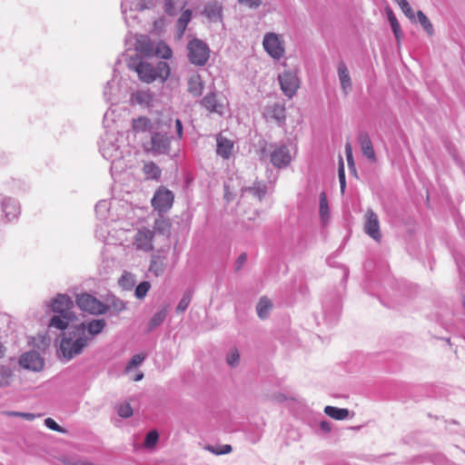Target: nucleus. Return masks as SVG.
Masks as SVG:
<instances>
[{"mask_svg": "<svg viewBox=\"0 0 465 465\" xmlns=\"http://www.w3.org/2000/svg\"><path fill=\"white\" fill-rule=\"evenodd\" d=\"M89 341L90 338L85 331V324L81 323L75 326L67 336L61 340L60 351L63 357L67 361L73 359L83 351Z\"/></svg>", "mask_w": 465, "mask_h": 465, "instance_id": "1", "label": "nucleus"}, {"mask_svg": "<svg viewBox=\"0 0 465 465\" xmlns=\"http://www.w3.org/2000/svg\"><path fill=\"white\" fill-rule=\"evenodd\" d=\"M130 68L136 72L139 79L145 84H152L154 81L164 83L171 74V69L168 63L160 61L153 65L151 63L140 61L135 65H130Z\"/></svg>", "mask_w": 465, "mask_h": 465, "instance_id": "2", "label": "nucleus"}, {"mask_svg": "<svg viewBox=\"0 0 465 465\" xmlns=\"http://www.w3.org/2000/svg\"><path fill=\"white\" fill-rule=\"evenodd\" d=\"M188 57L192 64L195 65H204L210 57V49L208 45L199 39H193L189 42Z\"/></svg>", "mask_w": 465, "mask_h": 465, "instance_id": "3", "label": "nucleus"}, {"mask_svg": "<svg viewBox=\"0 0 465 465\" xmlns=\"http://www.w3.org/2000/svg\"><path fill=\"white\" fill-rule=\"evenodd\" d=\"M76 303L82 311L94 315L104 314L107 310L106 305L88 293H82L78 295L76 298Z\"/></svg>", "mask_w": 465, "mask_h": 465, "instance_id": "4", "label": "nucleus"}, {"mask_svg": "<svg viewBox=\"0 0 465 465\" xmlns=\"http://www.w3.org/2000/svg\"><path fill=\"white\" fill-rule=\"evenodd\" d=\"M266 194V186L261 182H255L252 186L242 190L239 204L258 203Z\"/></svg>", "mask_w": 465, "mask_h": 465, "instance_id": "5", "label": "nucleus"}, {"mask_svg": "<svg viewBox=\"0 0 465 465\" xmlns=\"http://www.w3.org/2000/svg\"><path fill=\"white\" fill-rule=\"evenodd\" d=\"M265 51L274 59L284 55L285 48L281 36L275 33H267L262 41Z\"/></svg>", "mask_w": 465, "mask_h": 465, "instance_id": "6", "label": "nucleus"}, {"mask_svg": "<svg viewBox=\"0 0 465 465\" xmlns=\"http://www.w3.org/2000/svg\"><path fill=\"white\" fill-rule=\"evenodd\" d=\"M174 200L173 193L165 187H160L152 199V206L158 213H166L173 206Z\"/></svg>", "mask_w": 465, "mask_h": 465, "instance_id": "7", "label": "nucleus"}, {"mask_svg": "<svg viewBox=\"0 0 465 465\" xmlns=\"http://www.w3.org/2000/svg\"><path fill=\"white\" fill-rule=\"evenodd\" d=\"M279 84L282 93L289 98H292L300 86V80L297 74L291 70H286L278 76Z\"/></svg>", "mask_w": 465, "mask_h": 465, "instance_id": "8", "label": "nucleus"}, {"mask_svg": "<svg viewBox=\"0 0 465 465\" xmlns=\"http://www.w3.org/2000/svg\"><path fill=\"white\" fill-rule=\"evenodd\" d=\"M153 239L154 231L143 227L136 232L133 244L136 250L149 252L153 250Z\"/></svg>", "mask_w": 465, "mask_h": 465, "instance_id": "9", "label": "nucleus"}, {"mask_svg": "<svg viewBox=\"0 0 465 465\" xmlns=\"http://www.w3.org/2000/svg\"><path fill=\"white\" fill-rule=\"evenodd\" d=\"M364 232L376 242H381L380 222L378 215L371 209L367 210L365 213Z\"/></svg>", "mask_w": 465, "mask_h": 465, "instance_id": "10", "label": "nucleus"}, {"mask_svg": "<svg viewBox=\"0 0 465 465\" xmlns=\"http://www.w3.org/2000/svg\"><path fill=\"white\" fill-rule=\"evenodd\" d=\"M19 363L23 368L34 371H42L45 365L44 359L35 351L24 353L20 357Z\"/></svg>", "mask_w": 465, "mask_h": 465, "instance_id": "11", "label": "nucleus"}, {"mask_svg": "<svg viewBox=\"0 0 465 465\" xmlns=\"http://www.w3.org/2000/svg\"><path fill=\"white\" fill-rule=\"evenodd\" d=\"M170 147V139L165 134L154 133L151 137V147L146 149L154 154L166 153Z\"/></svg>", "mask_w": 465, "mask_h": 465, "instance_id": "12", "label": "nucleus"}, {"mask_svg": "<svg viewBox=\"0 0 465 465\" xmlns=\"http://www.w3.org/2000/svg\"><path fill=\"white\" fill-rule=\"evenodd\" d=\"M51 308L52 312L55 314L74 315L72 312L73 302L65 294L57 295V297L54 299Z\"/></svg>", "mask_w": 465, "mask_h": 465, "instance_id": "13", "label": "nucleus"}, {"mask_svg": "<svg viewBox=\"0 0 465 465\" xmlns=\"http://www.w3.org/2000/svg\"><path fill=\"white\" fill-rule=\"evenodd\" d=\"M292 161L291 153L288 148L281 145L273 150L271 153V162L276 168L287 166Z\"/></svg>", "mask_w": 465, "mask_h": 465, "instance_id": "14", "label": "nucleus"}, {"mask_svg": "<svg viewBox=\"0 0 465 465\" xmlns=\"http://www.w3.org/2000/svg\"><path fill=\"white\" fill-rule=\"evenodd\" d=\"M155 45L148 36L141 35L135 43V50L144 57L154 56Z\"/></svg>", "mask_w": 465, "mask_h": 465, "instance_id": "15", "label": "nucleus"}, {"mask_svg": "<svg viewBox=\"0 0 465 465\" xmlns=\"http://www.w3.org/2000/svg\"><path fill=\"white\" fill-rule=\"evenodd\" d=\"M216 153L223 159H229L233 152V142L219 134L216 138Z\"/></svg>", "mask_w": 465, "mask_h": 465, "instance_id": "16", "label": "nucleus"}, {"mask_svg": "<svg viewBox=\"0 0 465 465\" xmlns=\"http://www.w3.org/2000/svg\"><path fill=\"white\" fill-rule=\"evenodd\" d=\"M337 71L341 89L344 94H348L351 90L352 82L345 63L340 62L337 65Z\"/></svg>", "mask_w": 465, "mask_h": 465, "instance_id": "17", "label": "nucleus"}, {"mask_svg": "<svg viewBox=\"0 0 465 465\" xmlns=\"http://www.w3.org/2000/svg\"><path fill=\"white\" fill-rule=\"evenodd\" d=\"M359 143L361 145L362 153L370 160L375 161V152L372 146L371 140L368 134L361 133L358 135Z\"/></svg>", "mask_w": 465, "mask_h": 465, "instance_id": "18", "label": "nucleus"}, {"mask_svg": "<svg viewBox=\"0 0 465 465\" xmlns=\"http://www.w3.org/2000/svg\"><path fill=\"white\" fill-rule=\"evenodd\" d=\"M202 104L211 113H217L219 114H223V104L218 102L216 95L213 93L207 94L203 97Z\"/></svg>", "mask_w": 465, "mask_h": 465, "instance_id": "19", "label": "nucleus"}, {"mask_svg": "<svg viewBox=\"0 0 465 465\" xmlns=\"http://www.w3.org/2000/svg\"><path fill=\"white\" fill-rule=\"evenodd\" d=\"M74 319V315L54 314L49 322V327L63 331L68 327Z\"/></svg>", "mask_w": 465, "mask_h": 465, "instance_id": "20", "label": "nucleus"}, {"mask_svg": "<svg viewBox=\"0 0 465 465\" xmlns=\"http://www.w3.org/2000/svg\"><path fill=\"white\" fill-rule=\"evenodd\" d=\"M152 128V121L146 116H140L132 122V130L134 134L150 132Z\"/></svg>", "mask_w": 465, "mask_h": 465, "instance_id": "21", "label": "nucleus"}, {"mask_svg": "<svg viewBox=\"0 0 465 465\" xmlns=\"http://www.w3.org/2000/svg\"><path fill=\"white\" fill-rule=\"evenodd\" d=\"M188 91L193 96H200L203 91V82L200 74H193L188 81Z\"/></svg>", "mask_w": 465, "mask_h": 465, "instance_id": "22", "label": "nucleus"}, {"mask_svg": "<svg viewBox=\"0 0 465 465\" xmlns=\"http://www.w3.org/2000/svg\"><path fill=\"white\" fill-rule=\"evenodd\" d=\"M106 322L104 319L92 320L85 325V331L91 339L93 336L99 334L105 327Z\"/></svg>", "mask_w": 465, "mask_h": 465, "instance_id": "23", "label": "nucleus"}, {"mask_svg": "<svg viewBox=\"0 0 465 465\" xmlns=\"http://www.w3.org/2000/svg\"><path fill=\"white\" fill-rule=\"evenodd\" d=\"M165 267L164 259L163 257L160 255L152 256L149 267V271L152 273H153L155 276H159L163 273Z\"/></svg>", "mask_w": 465, "mask_h": 465, "instance_id": "24", "label": "nucleus"}, {"mask_svg": "<svg viewBox=\"0 0 465 465\" xmlns=\"http://www.w3.org/2000/svg\"><path fill=\"white\" fill-rule=\"evenodd\" d=\"M387 15H388V20L391 24V29L393 31V34L395 35V38L397 40V43L400 45L401 42V38H402V31L401 28L400 23L398 22V20L391 9H387Z\"/></svg>", "mask_w": 465, "mask_h": 465, "instance_id": "25", "label": "nucleus"}, {"mask_svg": "<svg viewBox=\"0 0 465 465\" xmlns=\"http://www.w3.org/2000/svg\"><path fill=\"white\" fill-rule=\"evenodd\" d=\"M143 171L148 180L158 181L161 177V169L153 162L145 163L143 164Z\"/></svg>", "mask_w": 465, "mask_h": 465, "instance_id": "26", "label": "nucleus"}, {"mask_svg": "<svg viewBox=\"0 0 465 465\" xmlns=\"http://www.w3.org/2000/svg\"><path fill=\"white\" fill-rule=\"evenodd\" d=\"M324 412L329 417L337 420H344L349 416V411L347 409H340L333 406H326Z\"/></svg>", "mask_w": 465, "mask_h": 465, "instance_id": "27", "label": "nucleus"}, {"mask_svg": "<svg viewBox=\"0 0 465 465\" xmlns=\"http://www.w3.org/2000/svg\"><path fill=\"white\" fill-rule=\"evenodd\" d=\"M154 56L168 60V59L172 58L173 51H172L171 47L166 43H164L163 41H159L155 45Z\"/></svg>", "mask_w": 465, "mask_h": 465, "instance_id": "28", "label": "nucleus"}, {"mask_svg": "<svg viewBox=\"0 0 465 465\" xmlns=\"http://www.w3.org/2000/svg\"><path fill=\"white\" fill-rule=\"evenodd\" d=\"M272 308V303L267 297H262L257 304V314L261 319L268 316L270 310Z\"/></svg>", "mask_w": 465, "mask_h": 465, "instance_id": "29", "label": "nucleus"}, {"mask_svg": "<svg viewBox=\"0 0 465 465\" xmlns=\"http://www.w3.org/2000/svg\"><path fill=\"white\" fill-rule=\"evenodd\" d=\"M135 283V279L134 274L128 272H124L118 281V284L124 290H131Z\"/></svg>", "mask_w": 465, "mask_h": 465, "instance_id": "30", "label": "nucleus"}, {"mask_svg": "<svg viewBox=\"0 0 465 465\" xmlns=\"http://www.w3.org/2000/svg\"><path fill=\"white\" fill-rule=\"evenodd\" d=\"M320 215L322 221L327 220L330 215L329 204L325 192H322L320 193Z\"/></svg>", "mask_w": 465, "mask_h": 465, "instance_id": "31", "label": "nucleus"}, {"mask_svg": "<svg viewBox=\"0 0 465 465\" xmlns=\"http://www.w3.org/2000/svg\"><path fill=\"white\" fill-rule=\"evenodd\" d=\"M417 18L420 24L422 25L424 30L429 35H432L434 33L433 25L422 11L417 12Z\"/></svg>", "mask_w": 465, "mask_h": 465, "instance_id": "32", "label": "nucleus"}, {"mask_svg": "<svg viewBox=\"0 0 465 465\" xmlns=\"http://www.w3.org/2000/svg\"><path fill=\"white\" fill-rule=\"evenodd\" d=\"M12 378V371L5 366H0V387L9 386L11 384Z\"/></svg>", "mask_w": 465, "mask_h": 465, "instance_id": "33", "label": "nucleus"}, {"mask_svg": "<svg viewBox=\"0 0 465 465\" xmlns=\"http://www.w3.org/2000/svg\"><path fill=\"white\" fill-rule=\"evenodd\" d=\"M204 12L209 18L219 17L222 13V6L217 3L209 4L206 5Z\"/></svg>", "mask_w": 465, "mask_h": 465, "instance_id": "34", "label": "nucleus"}, {"mask_svg": "<svg viewBox=\"0 0 465 465\" xmlns=\"http://www.w3.org/2000/svg\"><path fill=\"white\" fill-rule=\"evenodd\" d=\"M151 288V284L149 282H140L136 288H135V292H134V294H135V297L137 299H143L146 295H147V292H149Z\"/></svg>", "mask_w": 465, "mask_h": 465, "instance_id": "35", "label": "nucleus"}, {"mask_svg": "<svg viewBox=\"0 0 465 465\" xmlns=\"http://www.w3.org/2000/svg\"><path fill=\"white\" fill-rule=\"evenodd\" d=\"M205 450L210 451L211 453H213L214 455H222V454H228V453L232 452V448L229 444L223 445V446H221L219 448H216V447L212 446V445H207L205 447Z\"/></svg>", "mask_w": 465, "mask_h": 465, "instance_id": "36", "label": "nucleus"}, {"mask_svg": "<svg viewBox=\"0 0 465 465\" xmlns=\"http://www.w3.org/2000/svg\"><path fill=\"white\" fill-rule=\"evenodd\" d=\"M345 154H346V158H347V163H348V166H349V169L350 171L356 175V167H355V163H354V160H353V156H352V148H351V144L350 143H347L345 144Z\"/></svg>", "mask_w": 465, "mask_h": 465, "instance_id": "37", "label": "nucleus"}, {"mask_svg": "<svg viewBox=\"0 0 465 465\" xmlns=\"http://www.w3.org/2000/svg\"><path fill=\"white\" fill-rule=\"evenodd\" d=\"M338 176L341 184V192L344 193L346 187V180H345V170H344V162L341 156L339 158V169H338Z\"/></svg>", "mask_w": 465, "mask_h": 465, "instance_id": "38", "label": "nucleus"}, {"mask_svg": "<svg viewBox=\"0 0 465 465\" xmlns=\"http://www.w3.org/2000/svg\"><path fill=\"white\" fill-rule=\"evenodd\" d=\"M166 315H167V312L165 309L161 310L158 312H156L151 319L150 328L153 329V328L159 326L160 324H162V322L164 321Z\"/></svg>", "mask_w": 465, "mask_h": 465, "instance_id": "39", "label": "nucleus"}, {"mask_svg": "<svg viewBox=\"0 0 465 465\" xmlns=\"http://www.w3.org/2000/svg\"><path fill=\"white\" fill-rule=\"evenodd\" d=\"M192 297H193L192 292H188L184 293V295L182 297V299L180 300V302L177 305L176 311L178 312H183L188 308V306L191 302Z\"/></svg>", "mask_w": 465, "mask_h": 465, "instance_id": "40", "label": "nucleus"}, {"mask_svg": "<svg viewBox=\"0 0 465 465\" xmlns=\"http://www.w3.org/2000/svg\"><path fill=\"white\" fill-rule=\"evenodd\" d=\"M396 3L399 5V6L402 10V12L405 14V15L410 20H414L415 15H414L413 9L411 8V6L410 5V4L408 3L407 0H399Z\"/></svg>", "mask_w": 465, "mask_h": 465, "instance_id": "41", "label": "nucleus"}, {"mask_svg": "<svg viewBox=\"0 0 465 465\" xmlns=\"http://www.w3.org/2000/svg\"><path fill=\"white\" fill-rule=\"evenodd\" d=\"M159 439V434L156 430H151L147 433L144 440V446L147 448H153L156 445Z\"/></svg>", "mask_w": 465, "mask_h": 465, "instance_id": "42", "label": "nucleus"}, {"mask_svg": "<svg viewBox=\"0 0 465 465\" xmlns=\"http://www.w3.org/2000/svg\"><path fill=\"white\" fill-rule=\"evenodd\" d=\"M145 355L142 353L134 355L130 361L127 363L125 371H129L133 368L139 366L143 361Z\"/></svg>", "mask_w": 465, "mask_h": 465, "instance_id": "43", "label": "nucleus"}, {"mask_svg": "<svg viewBox=\"0 0 465 465\" xmlns=\"http://www.w3.org/2000/svg\"><path fill=\"white\" fill-rule=\"evenodd\" d=\"M117 413L122 418H129L133 415V409L129 403H124L119 405Z\"/></svg>", "mask_w": 465, "mask_h": 465, "instance_id": "44", "label": "nucleus"}, {"mask_svg": "<svg viewBox=\"0 0 465 465\" xmlns=\"http://www.w3.org/2000/svg\"><path fill=\"white\" fill-rule=\"evenodd\" d=\"M45 426L52 430H54V431H57V432H61V433H65L66 430L62 428L60 425H58L54 420H53L52 418H46L45 420Z\"/></svg>", "mask_w": 465, "mask_h": 465, "instance_id": "45", "label": "nucleus"}, {"mask_svg": "<svg viewBox=\"0 0 465 465\" xmlns=\"http://www.w3.org/2000/svg\"><path fill=\"white\" fill-rule=\"evenodd\" d=\"M240 360V355L237 350H232L227 356L226 361L231 366H235L238 364Z\"/></svg>", "mask_w": 465, "mask_h": 465, "instance_id": "46", "label": "nucleus"}, {"mask_svg": "<svg viewBox=\"0 0 465 465\" xmlns=\"http://www.w3.org/2000/svg\"><path fill=\"white\" fill-rule=\"evenodd\" d=\"M191 15H192V13L190 10H185L184 12H183V14L181 15L179 20H178V24L179 25H181V27L183 28V30L185 29L187 24L189 23L190 19H191Z\"/></svg>", "mask_w": 465, "mask_h": 465, "instance_id": "47", "label": "nucleus"}, {"mask_svg": "<svg viewBox=\"0 0 465 465\" xmlns=\"http://www.w3.org/2000/svg\"><path fill=\"white\" fill-rule=\"evenodd\" d=\"M8 415L15 416V417H22V418H24V419H25L27 420H33L36 417H41L40 414L35 415V414H33V413H28V412H16V411L9 412Z\"/></svg>", "mask_w": 465, "mask_h": 465, "instance_id": "48", "label": "nucleus"}, {"mask_svg": "<svg viewBox=\"0 0 465 465\" xmlns=\"http://www.w3.org/2000/svg\"><path fill=\"white\" fill-rule=\"evenodd\" d=\"M238 2L250 8H257L262 4V0H238Z\"/></svg>", "mask_w": 465, "mask_h": 465, "instance_id": "49", "label": "nucleus"}, {"mask_svg": "<svg viewBox=\"0 0 465 465\" xmlns=\"http://www.w3.org/2000/svg\"><path fill=\"white\" fill-rule=\"evenodd\" d=\"M175 1L176 0H165L164 5H165V11L168 14H173L175 9Z\"/></svg>", "mask_w": 465, "mask_h": 465, "instance_id": "50", "label": "nucleus"}, {"mask_svg": "<svg viewBox=\"0 0 465 465\" xmlns=\"http://www.w3.org/2000/svg\"><path fill=\"white\" fill-rule=\"evenodd\" d=\"M175 126H176V131H177L178 137L182 138V136H183V124H182V122L179 119H177L175 121Z\"/></svg>", "mask_w": 465, "mask_h": 465, "instance_id": "51", "label": "nucleus"}, {"mask_svg": "<svg viewBox=\"0 0 465 465\" xmlns=\"http://www.w3.org/2000/svg\"><path fill=\"white\" fill-rule=\"evenodd\" d=\"M247 255L245 253H242L237 260V269H240L241 266L246 262Z\"/></svg>", "mask_w": 465, "mask_h": 465, "instance_id": "52", "label": "nucleus"}, {"mask_svg": "<svg viewBox=\"0 0 465 465\" xmlns=\"http://www.w3.org/2000/svg\"><path fill=\"white\" fill-rule=\"evenodd\" d=\"M162 223H165V221H164V220H157V221L155 222L154 227H155L156 229H160V228H161V224H162Z\"/></svg>", "mask_w": 465, "mask_h": 465, "instance_id": "53", "label": "nucleus"}, {"mask_svg": "<svg viewBox=\"0 0 465 465\" xmlns=\"http://www.w3.org/2000/svg\"><path fill=\"white\" fill-rule=\"evenodd\" d=\"M143 378V374L142 372H140V373H137V374L134 376V381H141Z\"/></svg>", "mask_w": 465, "mask_h": 465, "instance_id": "54", "label": "nucleus"}, {"mask_svg": "<svg viewBox=\"0 0 465 465\" xmlns=\"http://www.w3.org/2000/svg\"><path fill=\"white\" fill-rule=\"evenodd\" d=\"M4 351H5V348L4 346L2 345V343L0 342V358L3 357L4 355Z\"/></svg>", "mask_w": 465, "mask_h": 465, "instance_id": "55", "label": "nucleus"}, {"mask_svg": "<svg viewBox=\"0 0 465 465\" xmlns=\"http://www.w3.org/2000/svg\"><path fill=\"white\" fill-rule=\"evenodd\" d=\"M321 426L324 430H330L329 425L326 422H322Z\"/></svg>", "mask_w": 465, "mask_h": 465, "instance_id": "56", "label": "nucleus"}, {"mask_svg": "<svg viewBox=\"0 0 465 465\" xmlns=\"http://www.w3.org/2000/svg\"><path fill=\"white\" fill-rule=\"evenodd\" d=\"M224 197L226 198L227 201L231 200V194L227 191L225 192Z\"/></svg>", "mask_w": 465, "mask_h": 465, "instance_id": "57", "label": "nucleus"}, {"mask_svg": "<svg viewBox=\"0 0 465 465\" xmlns=\"http://www.w3.org/2000/svg\"><path fill=\"white\" fill-rule=\"evenodd\" d=\"M141 95H146V94H137V96H141Z\"/></svg>", "mask_w": 465, "mask_h": 465, "instance_id": "58", "label": "nucleus"}, {"mask_svg": "<svg viewBox=\"0 0 465 465\" xmlns=\"http://www.w3.org/2000/svg\"><path fill=\"white\" fill-rule=\"evenodd\" d=\"M464 306H465V299H464Z\"/></svg>", "mask_w": 465, "mask_h": 465, "instance_id": "59", "label": "nucleus"}, {"mask_svg": "<svg viewBox=\"0 0 465 465\" xmlns=\"http://www.w3.org/2000/svg\"><path fill=\"white\" fill-rule=\"evenodd\" d=\"M399 0H395V2H398Z\"/></svg>", "mask_w": 465, "mask_h": 465, "instance_id": "60", "label": "nucleus"}]
</instances>
